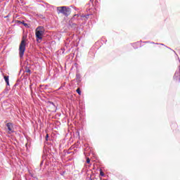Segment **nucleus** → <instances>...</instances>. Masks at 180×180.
Listing matches in <instances>:
<instances>
[{
  "label": "nucleus",
  "instance_id": "f257e3e1",
  "mask_svg": "<svg viewBox=\"0 0 180 180\" xmlns=\"http://www.w3.org/2000/svg\"><path fill=\"white\" fill-rule=\"evenodd\" d=\"M25 51H26V37H22V41L19 46V56L20 58L23 57Z\"/></svg>",
  "mask_w": 180,
  "mask_h": 180
},
{
  "label": "nucleus",
  "instance_id": "7ed1b4c3",
  "mask_svg": "<svg viewBox=\"0 0 180 180\" xmlns=\"http://www.w3.org/2000/svg\"><path fill=\"white\" fill-rule=\"evenodd\" d=\"M44 32V27L39 26L37 27L35 30V36L37 37V40H41V39H43Z\"/></svg>",
  "mask_w": 180,
  "mask_h": 180
},
{
  "label": "nucleus",
  "instance_id": "39448f33",
  "mask_svg": "<svg viewBox=\"0 0 180 180\" xmlns=\"http://www.w3.org/2000/svg\"><path fill=\"white\" fill-rule=\"evenodd\" d=\"M8 130V134H11V133H13V124L12 123L8 122L6 124Z\"/></svg>",
  "mask_w": 180,
  "mask_h": 180
},
{
  "label": "nucleus",
  "instance_id": "0eeeda50",
  "mask_svg": "<svg viewBox=\"0 0 180 180\" xmlns=\"http://www.w3.org/2000/svg\"><path fill=\"white\" fill-rule=\"evenodd\" d=\"M100 175L101 176H105V173L103 172V171H102V169L100 170Z\"/></svg>",
  "mask_w": 180,
  "mask_h": 180
},
{
  "label": "nucleus",
  "instance_id": "f8f14e48",
  "mask_svg": "<svg viewBox=\"0 0 180 180\" xmlns=\"http://www.w3.org/2000/svg\"><path fill=\"white\" fill-rule=\"evenodd\" d=\"M81 18H85V15H82Z\"/></svg>",
  "mask_w": 180,
  "mask_h": 180
},
{
  "label": "nucleus",
  "instance_id": "9d476101",
  "mask_svg": "<svg viewBox=\"0 0 180 180\" xmlns=\"http://www.w3.org/2000/svg\"><path fill=\"white\" fill-rule=\"evenodd\" d=\"M49 139V134H46V141H48V139Z\"/></svg>",
  "mask_w": 180,
  "mask_h": 180
},
{
  "label": "nucleus",
  "instance_id": "9b49d317",
  "mask_svg": "<svg viewBox=\"0 0 180 180\" xmlns=\"http://www.w3.org/2000/svg\"><path fill=\"white\" fill-rule=\"evenodd\" d=\"M84 18H86V19H88V18H89V15H86Z\"/></svg>",
  "mask_w": 180,
  "mask_h": 180
},
{
  "label": "nucleus",
  "instance_id": "ddd939ff",
  "mask_svg": "<svg viewBox=\"0 0 180 180\" xmlns=\"http://www.w3.org/2000/svg\"><path fill=\"white\" fill-rule=\"evenodd\" d=\"M30 70H28L27 71V72H29Z\"/></svg>",
  "mask_w": 180,
  "mask_h": 180
},
{
  "label": "nucleus",
  "instance_id": "f03ea898",
  "mask_svg": "<svg viewBox=\"0 0 180 180\" xmlns=\"http://www.w3.org/2000/svg\"><path fill=\"white\" fill-rule=\"evenodd\" d=\"M57 12L58 14L62 13L65 16H68L71 13V9L67 6L57 7Z\"/></svg>",
  "mask_w": 180,
  "mask_h": 180
},
{
  "label": "nucleus",
  "instance_id": "423d86ee",
  "mask_svg": "<svg viewBox=\"0 0 180 180\" xmlns=\"http://www.w3.org/2000/svg\"><path fill=\"white\" fill-rule=\"evenodd\" d=\"M4 79L7 85H9V76H4Z\"/></svg>",
  "mask_w": 180,
  "mask_h": 180
},
{
  "label": "nucleus",
  "instance_id": "6e6552de",
  "mask_svg": "<svg viewBox=\"0 0 180 180\" xmlns=\"http://www.w3.org/2000/svg\"><path fill=\"white\" fill-rule=\"evenodd\" d=\"M76 92H77V94L79 95H81V89L79 88H78L77 90H76Z\"/></svg>",
  "mask_w": 180,
  "mask_h": 180
},
{
  "label": "nucleus",
  "instance_id": "1a4fd4ad",
  "mask_svg": "<svg viewBox=\"0 0 180 180\" xmlns=\"http://www.w3.org/2000/svg\"><path fill=\"white\" fill-rule=\"evenodd\" d=\"M86 162L87 164H89V162H91V160H89V158L86 159Z\"/></svg>",
  "mask_w": 180,
  "mask_h": 180
},
{
  "label": "nucleus",
  "instance_id": "20e7f679",
  "mask_svg": "<svg viewBox=\"0 0 180 180\" xmlns=\"http://www.w3.org/2000/svg\"><path fill=\"white\" fill-rule=\"evenodd\" d=\"M48 108L50 112H54V110H56V105L53 102L48 103Z\"/></svg>",
  "mask_w": 180,
  "mask_h": 180
}]
</instances>
